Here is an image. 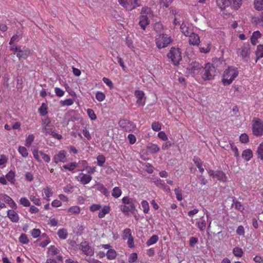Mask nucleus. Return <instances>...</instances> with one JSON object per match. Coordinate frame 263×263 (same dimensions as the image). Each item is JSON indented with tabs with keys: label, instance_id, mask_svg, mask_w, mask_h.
I'll return each instance as SVG.
<instances>
[{
	"label": "nucleus",
	"instance_id": "1",
	"mask_svg": "<svg viewBox=\"0 0 263 263\" xmlns=\"http://www.w3.org/2000/svg\"><path fill=\"white\" fill-rule=\"evenodd\" d=\"M238 74L239 71L237 68L229 66L223 71L221 82L224 86H228L238 77Z\"/></svg>",
	"mask_w": 263,
	"mask_h": 263
},
{
	"label": "nucleus",
	"instance_id": "2",
	"mask_svg": "<svg viewBox=\"0 0 263 263\" xmlns=\"http://www.w3.org/2000/svg\"><path fill=\"white\" fill-rule=\"evenodd\" d=\"M155 41L157 47L160 49L167 47L173 42V40L168 35L163 33L157 35Z\"/></svg>",
	"mask_w": 263,
	"mask_h": 263
},
{
	"label": "nucleus",
	"instance_id": "3",
	"mask_svg": "<svg viewBox=\"0 0 263 263\" xmlns=\"http://www.w3.org/2000/svg\"><path fill=\"white\" fill-rule=\"evenodd\" d=\"M119 4L128 11H132L140 7L141 0H118Z\"/></svg>",
	"mask_w": 263,
	"mask_h": 263
},
{
	"label": "nucleus",
	"instance_id": "4",
	"mask_svg": "<svg viewBox=\"0 0 263 263\" xmlns=\"http://www.w3.org/2000/svg\"><path fill=\"white\" fill-rule=\"evenodd\" d=\"M167 57L175 65L179 64L182 60L181 52L178 48L172 47L167 54Z\"/></svg>",
	"mask_w": 263,
	"mask_h": 263
},
{
	"label": "nucleus",
	"instance_id": "5",
	"mask_svg": "<svg viewBox=\"0 0 263 263\" xmlns=\"http://www.w3.org/2000/svg\"><path fill=\"white\" fill-rule=\"evenodd\" d=\"M253 134L259 137L263 135V121L258 118H254L252 120Z\"/></svg>",
	"mask_w": 263,
	"mask_h": 263
},
{
	"label": "nucleus",
	"instance_id": "6",
	"mask_svg": "<svg viewBox=\"0 0 263 263\" xmlns=\"http://www.w3.org/2000/svg\"><path fill=\"white\" fill-rule=\"evenodd\" d=\"M202 71L204 72L202 76V78L204 80H211L213 79L215 75L216 70L212 64L206 63L204 68L202 69Z\"/></svg>",
	"mask_w": 263,
	"mask_h": 263
},
{
	"label": "nucleus",
	"instance_id": "7",
	"mask_svg": "<svg viewBox=\"0 0 263 263\" xmlns=\"http://www.w3.org/2000/svg\"><path fill=\"white\" fill-rule=\"evenodd\" d=\"M119 124L124 130L128 132L134 130L136 128V125L133 122L126 119L120 120Z\"/></svg>",
	"mask_w": 263,
	"mask_h": 263
},
{
	"label": "nucleus",
	"instance_id": "8",
	"mask_svg": "<svg viewBox=\"0 0 263 263\" xmlns=\"http://www.w3.org/2000/svg\"><path fill=\"white\" fill-rule=\"evenodd\" d=\"M80 249L82 251L83 254L87 256H92L94 254L93 250L89 245L88 242L86 241L81 242Z\"/></svg>",
	"mask_w": 263,
	"mask_h": 263
},
{
	"label": "nucleus",
	"instance_id": "9",
	"mask_svg": "<svg viewBox=\"0 0 263 263\" xmlns=\"http://www.w3.org/2000/svg\"><path fill=\"white\" fill-rule=\"evenodd\" d=\"M32 153L34 159L39 162H41L39 154H40L42 159L45 162L49 163L50 161V157L48 155L44 153L43 151H39L37 149H35L33 151Z\"/></svg>",
	"mask_w": 263,
	"mask_h": 263
},
{
	"label": "nucleus",
	"instance_id": "10",
	"mask_svg": "<svg viewBox=\"0 0 263 263\" xmlns=\"http://www.w3.org/2000/svg\"><path fill=\"white\" fill-rule=\"evenodd\" d=\"M202 67L198 63H192L188 68L189 72L193 74V76L199 74L202 71Z\"/></svg>",
	"mask_w": 263,
	"mask_h": 263
},
{
	"label": "nucleus",
	"instance_id": "11",
	"mask_svg": "<svg viewBox=\"0 0 263 263\" xmlns=\"http://www.w3.org/2000/svg\"><path fill=\"white\" fill-rule=\"evenodd\" d=\"M53 161L57 164L59 162H67L66 152L64 150H61L59 153L55 154L53 158Z\"/></svg>",
	"mask_w": 263,
	"mask_h": 263
},
{
	"label": "nucleus",
	"instance_id": "12",
	"mask_svg": "<svg viewBox=\"0 0 263 263\" xmlns=\"http://www.w3.org/2000/svg\"><path fill=\"white\" fill-rule=\"evenodd\" d=\"M144 92L140 90H136L135 91V96L137 98L136 103L139 106H144L145 105V101H143L144 97Z\"/></svg>",
	"mask_w": 263,
	"mask_h": 263
},
{
	"label": "nucleus",
	"instance_id": "13",
	"mask_svg": "<svg viewBox=\"0 0 263 263\" xmlns=\"http://www.w3.org/2000/svg\"><path fill=\"white\" fill-rule=\"evenodd\" d=\"M189 42L190 45L193 46H198L200 41L198 35L195 33L192 32L189 36Z\"/></svg>",
	"mask_w": 263,
	"mask_h": 263
},
{
	"label": "nucleus",
	"instance_id": "14",
	"mask_svg": "<svg viewBox=\"0 0 263 263\" xmlns=\"http://www.w3.org/2000/svg\"><path fill=\"white\" fill-rule=\"evenodd\" d=\"M139 24L141 29L145 30L146 26L149 24V20L146 15H141L139 17Z\"/></svg>",
	"mask_w": 263,
	"mask_h": 263
},
{
	"label": "nucleus",
	"instance_id": "15",
	"mask_svg": "<svg viewBox=\"0 0 263 263\" xmlns=\"http://www.w3.org/2000/svg\"><path fill=\"white\" fill-rule=\"evenodd\" d=\"M78 177L80 178V179H78V180L81 183L84 185L89 183L92 180V177L91 176L83 173H80Z\"/></svg>",
	"mask_w": 263,
	"mask_h": 263
},
{
	"label": "nucleus",
	"instance_id": "16",
	"mask_svg": "<svg viewBox=\"0 0 263 263\" xmlns=\"http://www.w3.org/2000/svg\"><path fill=\"white\" fill-rule=\"evenodd\" d=\"M7 216L13 222H17L20 219L18 214L13 210H8Z\"/></svg>",
	"mask_w": 263,
	"mask_h": 263
},
{
	"label": "nucleus",
	"instance_id": "17",
	"mask_svg": "<svg viewBox=\"0 0 263 263\" xmlns=\"http://www.w3.org/2000/svg\"><path fill=\"white\" fill-rule=\"evenodd\" d=\"M239 54L244 61H248L249 58L250 49L248 47H242L240 49Z\"/></svg>",
	"mask_w": 263,
	"mask_h": 263
},
{
	"label": "nucleus",
	"instance_id": "18",
	"mask_svg": "<svg viewBox=\"0 0 263 263\" xmlns=\"http://www.w3.org/2000/svg\"><path fill=\"white\" fill-rule=\"evenodd\" d=\"M206 222L203 216L197 219L196 226L199 229L200 231H203L206 228Z\"/></svg>",
	"mask_w": 263,
	"mask_h": 263
},
{
	"label": "nucleus",
	"instance_id": "19",
	"mask_svg": "<svg viewBox=\"0 0 263 263\" xmlns=\"http://www.w3.org/2000/svg\"><path fill=\"white\" fill-rule=\"evenodd\" d=\"M6 179L11 184L14 185L15 183V173L14 171H10L5 176Z\"/></svg>",
	"mask_w": 263,
	"mask_h": 263
},
{
	"label": "nucleus",
	"instance_id": "20",
	"mask_svg": "<svg viewBox=\"0 0 263 263\" xmlns=\"http://www.w3.org/2000/svg\"><path fill=\"white\" fill-rule=\"evenodd\" d=\"M241 156L247 161H249L253 157V152L250 149H247L242 152Z\"/></svg>",
	"mask_w": 263,
	"mask_h": 263
},
{
	"label": "nucleus",
	"instance_id": "21",
	"mask_svg": "<svg viewBox=\"0 0 263 263\" xmlns=\"http://www.w3.org/2000/svg\"><path fill=\"white\" fill-rule=\"evenodd\" d=\"M215 178L221 182H226L227 177L224 172L221 171H216Z\"/></svg>",
	"mask_w": 263,
	"mask_h": 263
},
{
	"label": "nucleus",
	"instance_id": "22",
	"mask_svg": "<svg viewBox=\"0 0 263 263\" xmlns=\"http://www.w3.org/2000/svg\"><path fill=\"white\" fill-rule=\"evenodd\" d=\"M261 37V33L259 31L254 32L251 37V44L255 45L258 43V39Z\"/></svg>",
	"mask_w": 263,
	"mask_h": 263
},
{
	"label": "nucleus",
	"instance_id": "23",
	"mask_svg": "<svg viewBox=\"0 0 263 263\" xmlns=\"http://www.w3.org/2000/svg\"><path fill=\"white\" fill-rule=\"evenodd\" d=\"M211 50V43L207 42L205 44H202L199 47V51L201 53H208Z\"/></svg>",
	"mask_w": 263,
	"mask_h": 263
},
{
	"label": "nucleus",
	"instance_id": "24",
	"mask_svg": "<svg viewBox=\"0 0 263 263\" xmlns=\"http://www.w3.org/2000/svg\"><path fill=\"white\" fill-rule=\"evenodd\" d=\"M110 208L108 205H104L101 210L99 212L98 217L100 218H104L105 215L110 212Z\"/></svg>",
	"mask_w": 263,
	"mask_h": 263
},
{
	"label": "nucleus",
	"instance_id": "25",
	"mask_svg": "<svg viewBox=\"0 0 263 263\" xmlns=\"http://www.w3.org/2000/svg\"><path fill=\"white\" fill-rule=\"evenodd\" d=\"M216 3L221 10L224 9L230 4L229 0H216Z\"/></svg>",
	"mask_w": 263,
	"mask_h": 263
},
{
	"label": "nucleus",
	"instance_id": "26",
	"mask_svg": "<svg viewBox=\"0 0 263 263\" xmlns=\"http://www.w3.org/2000/svg\"><path fill=\"white\" fill-rule=\"evenodd\" d=\"M97 189L98 191L102 193L104 195L107 197L109 196V192L105 186L101 183H98L97 184Z\"/></svg>",
	"mask_w": 263,
	"mask_h": 263
},
{
	"label": "nucleus",
	"instance_id": "27",
	"mask_svg": "<svg viewBox=\"0 0 263 263\" xmlns=\"http://www.w3.org/2000/svg\"><path fill=\"white\" fill-rule=\"evenodd\" d=\"M60 250L53 245L50 246L48 250L47 253L50 256H54L60 253Z\"/></svg>",
	"mask_w": 263,
	"mask_h": 263
},
{
	"label": "nucleus",
	"instance_id": "28",
	"mask_svg": "<svg viewBox=\"0 0 263 263\" xmlns=\"http://www.w3.org/2000/svg\"><path fill=\"white\" fill-rule=\"evenodd\" d=\"M135 208L134 203H132L129 206L126 204L122 205L120 206L121 211L125 214H127Z\"/></svg>",
	"mask_w": 263,
	"mask_h": 263
},
{
	"label": "nucleus",
	"instance_id": "29",
	"mask_svg": "<svg viewBox=\"0 0 263 263\" xmlns=\"http://www.w3.org/2000/svg\"><path fill=\"white\" fill-rule=\"evenodd\" d=\"M106 255L108 259L113 260L117 257V252L114 249H111L107 251Z\"/></svg>",
	"mask_w": 263,
	"mask_h": 263
},
{
	"label": "nucleus",
	"instance_id": "30",
	"mask_svg": "<svg viewBox=\"0 0 263 263\" xmlns=\"http://www.w3.org/2000/svg\"><path fill=\"white\" fill-rule=\"evenodd\" d=\"M256 62H257L258 59L263 58V45H259L257 46L256 51Z\"/></svg>",
	"mask_w": 263,
	"mask_h": 263
},
{
	"label": "nucleus",
	"instance_id": "31",
	"mask_svg": "<svg viewBox=\"0 0 263 263\" xmlns=\"http://www.w3.org/2000/svg\"><path fill=\"white\" fill-rule=\"evenodd\" d=\"M58 235L59 237L61 239L65 240L67 238L68 233L66 229H59L58 231Z\"/></svg>",
	"mask_w": 263,
	"mask_h": 263
},
{
	"label": "nucleus",
	"instance_id": "32",
	"mask_svg": "<svg viewBox=\"0 0 263 263\" xmlns=\"http://www.w3.org/2000/svg\"><path fill=\"white\" fill-rule=\"evenodd\" d=\"M43 191L45 195V197H44V199L47 201H49V198L52 196L53 192L52 191L51 189L48 186L45 187L43 189Z\"/></svg>",
	"mask_w": 263,
	"mask_h": 263
},
{
	"label": "nucleus",
	"instance_id": "33",
	"mask_svg": "<svg viewBox=\"0 0 263 263\" xmlns=\"http://www.w3.org/2000/svg\"><path fill=\"white\" fill-rule=\"evenodd\" d=\"M147 149L153 154L156 153L160 151L159 147L155 144L150 143L147 146Z\"/></svg>",
	"mask_w": 263,
	"mask_h": 263
},
{
	"label": "nucleus",
	"instance_id": "34",
	"mask_svg": "<svg viewBox=\"0 0 263 263\" xmlns=\"http://www.w3.org/2000/svg\"><path fill=\"white\" fill-rule=\"evenodd\" d=\"M159 239V237L157 235H153L146 241V244L147 246H150L155 244Z\"/></svg>",
	"mask_w": 263,
	"mask_h": 263
},
{
	"label": "nucleus",
	"instance_id": "35",
	"mask_svg": "<svg viewBox=\"0 0 263 263\" xmlns=\"http://www.w3.org/2000/svg\"><path fill=\"white\" fill-rule=\"evenodd\" d=\"M193 161L196 165V166L197 167V168L199 169L200 172L201 174H203L204 172V168H203L202 166V163L201 162V160L199 158H194L193 159Z\"/></svg>",
	"mask_w": 263,
	"mask_h": 263
},
{
	"label": "nucleus",
	"instance_id": "36",
	"mask_svg": "<svg viewBox=\"0 0 263 263\" xmlns=\"http://www.w3.org/2000/svg\"><path fill=\"white\" fill-rule=\"evenodd\" d=\"M122 191L119 187H115L111 192V195L115 198H119L122 194Z\"/></svg>",
	"mask_w": 263,
	"mask_h": 263
},
{
	"label": "nucleus",
	"instance_id": "37",
	"mask_svg": "<svg viewBox=\"0 0 263 263\" xmlns=\"http://www.w3.org/2000/svg\"><path fill=\"white\" fill-rule=\"evenodd\" d=\"M180 29L182 33L186 36H189L193 32L188 27L183 24L180 26Z\"/></svg>",
	"mask_w": 263,
	"mask_h": 263
},
{
	"label": "nucleus",
	"instance_id": "38",
	"mask_svg": "<svg viewBox=\"0 0 263 263\" xmlns=\"http://www.w3.org/2000/svg\"><path fill=\"white\" fill-rule=\"evenodd\" d=\"M30 54V50L29 49H25L23 50L21 53H17L16 54L17 57L18 59L24 58L26 59L28 57Z\"/></svg>",
	"mask_w": 263,
	"mask_h": 263
},
{
	"label": "nucleus",
	"instance_id": "39",
	"mask_svg": "<svg viewBox=\"0 0 263 263\" xmlns=\"http://www.w3.org/2000/svg\"><path fill=\"white\" fill-rule=\"evenodd\" d=\"M67 211L69 215L78 214L80 212V208L77 205L72 206L68 209Z\"/></svg>",
	"mask_w": 263,
	"mask_h": 263
},
{
	"label": "nucleus",
	"instance_id": "40",
	"mask_svg": "<svg viewBox=\"0 0 263 263\" xmlns=\"http://www.w3.org/2000/svg\"><path fill=\"white\" fill-rule=\"evenodd\" d=\"M41 237L42 238H45V239L44 241H42L40 243V246L44 248L47 245H48L50 242V238L47 236V235L45 233H43Z\"/></svg>",
	"mask_w": 263,
	"mask_h": 263
},
{
	"label": "nucleus",
	"instance_id": "41",
	"mask_svg": "<svg viewBox=\"0 0 263 263\" xmlns=\"http://www.w3.org/2000/svg\"><path fill=\"white\" fill-rule=\"evenodd\" d=\"M78 166V163L77 162H72L63 166V168L69 171H73Z\"/></svg>",
	"mask_w": 263,
	"mask_h": 263
},
{
	"label": "nucleus",
	"instance_id": "42",
	"mask_svg": "<svg viewBox=\"0 0 263 263\" xmlns=\"http://www.w3.org/2000/svg\"><path fill=\"white\" fill-rule=\"evenodd\" d=\"M252 21L256 24H259L263 23V11L261 14L257 16H255L252 18Z\"/></svg>",
	"mask_w": 263,
	"mask_h": 263
},
{
	"label": "nucleus",
	"instance_id": "43",
	"mask_svg": "<svg viewBox=\"0 0 263 263\" xmlns=\"http://www.w3.org/2000/svg\"><path fill=\"white\" fill-rule=\"evenodd\" d=\"M254 8L256 10L260 11L263 9V0H254Z\"/></svg>",
	"mask_w": 263,
	"mask_h": 263
},
{
	"label": "nucleus",
	"instance_id": "44",
	"mask_svg": "<svg viewBox=\"0 0 263 263\" xmlns=\"http://www.w3.org/2000/svg\"><path fill=\"white\" fill-rule=\"evenodd\" d=\"M132 236V231L129 228H126L123 230L122 237L124 240H126Z\"/></svg>",
	"mask_w": 263,
	"mask_h": 263
},
{
	"label": "nucleus",
	"instance_id": "45",
	"mask_svg": "<svg viewBox=\"0 0 263 263\" xmlns=\"http://www.w3.org/2000/svg\"><path fill=\"white\" fill-rule=\"evenodd\" d=\"M233 253L235 256L241 257L243 255V251L241 248L235 247L233 250Z\"/></svg>",
	"mask_w": 263,
	"mask_h": 263
},
{
	"label": "nucleus",
	"instance_id": "46",
	"mask_svg": "<svg viewBox=\"0 0 263 263\" xmlns=\"http://www.w3.org/2000/svg\"><path fill=\"white\" fill-rule=\"evenodd\" d=\"M141 206L144 213L147 214L149 211V205L146 200H143L141 202Z\"/></svg>",
	"mask_w": 263,
	"mask_h": 263
},
{
	"label": "nucleus",
	"instance_id": "47",
	"mask_svg": "<svg viewBox=\"0 0 263 263\" xmlns=\"http://www.w3.org/2000/svg\"><path fill=\"white\" fill-rule=\"evenodd\" d=\"M39 112L42 116H45L47 114V106L45 103L42 104L41 106L39 109Z\"/></svg>",
	"mask_w": 263,
	"mask_h": 263
},
{
	"label": "nucleus",
	"instance_id": "48",
	"mask_svg": "<svg viewBox=\"0 0 263 263\" xmlns=\"http://www.w3.org/2000/svg\"><path fill=\"white\" fill-rule=\"evenodd\" d=\"M230 147L232 151L234 153V155L236 157L237 159H239L240 158L239 154L238 152V149L236 146L234 145V144L233 142H230Z\"/></svg>",
	"mask_w": 263,
	"mask_h": 263
},
{
	"label": "nucleus",
	"instance_id": "49",
	"mask_svg": "<svg viewBox=\"0 0 263 263\" xmlns=\"http://www.w3.org/2000/svg\"><path fill=\"white\" fill-rule=\"evenodd\" d=\"M138 259V255L136 253H131L128 257V262L129 263H135Z\"/></svg>",
	"mask_w": 263,
	"mask_h": 263
},
{
	"label": "nucleus",
	"instance_id": "50",
	"mask_svg": "<svg viewBox=\"0 0 263 263\" xmlns=\"http://www.w3.org/2000/svg\"><path fill=\"white\" fill-rule=\"evenodd\" d=\"M257 157L263 161V143L259 144L257 151Z\"/></svg>",
	"mask_w": 263,
	"mask_h": 263
},
{
	"label": "nucleus",
	"instance_id": "51",
	"mask_svg": "<svg viewBox=\"0 0 263 263\" xmlns=\"http://www.w3.org/2000/svg\"><path fill=\"white\" fill-rule=\"evenodd\" d=\"M97 164L100 166H102L106 161L105 156L103 155H99L97 157Z\"/></svg>",
	"mask_w": 263,
	"mask_h": 263
},
{
	"label": "nucleus",
	"instance_id": "52",
	"mask_svg": "<svg viewBox=\"0 0 263 263\" xmlns=\"http://www.w3.org/2000/svg\"><path fill=\"white\" fill-rule=\"evenodd\" d=\"M18 151L19 153L23 157H26L28 155V152L27 148L24 146H20L18 148Z\"/></svg>",
	"mask_w": 263,
	"mask_h": 263
},
{
	"label": "nucleus",
	"instance_id": "53",
	"mask_svg": "<svg viewBox=\"0 0 263 263\" xmlns=\"http://www.w3.org/2000/svg\"><path fill=\"white\" fill-rule=\"evenodd\" d=\"M73 104V101L71 99H67L65 100H61L60 101V104L62 106H71Z\"/></svg>",
	"mask_w": 263,
	"mask_h": 263
},
{
	"label": "nucleus",
	"instance_id": "54",
	"mask_svg": "<svg viewBox=\"0 0 263 263\" xmlns=\"http://www.w3.org/2000/svg\"><path fill=\"white\" fill-rule=\"evenodd\" d=\"M86 112L89 118L91 120H95L97 119L96 115L93 109L88 108L86 110Z\"/></svg>",
	"mask_w": 263,
	"mask_h": 263
},
{
	"label": "nucleus",
	"instance_id": "55",
	"mask_svg": "<svg viewBox=\"0 0 263 263\" xmlns=\"http://www.w3.org/2000/svg\"><path fill=\"white\" fill-rule=\"evenodd\" d=\"M96 98L99 102H102L105 99V95L101 91H97L96 93Z\"/></svg>",
	"mask_w": 263,
	"mask_h": 263
},
{
	"label": "nucleus",
	"instance_id": "56",
	"mask_svg": "<svg viewBox=\"0 0 263 263\" xmlns=\"http://www.w3.org/2000/svg\"><path fill=\"white\" fill-rule=\"evenodd\" d=\"M11 198L8 195L0 193V201H3L7 204L9 201H11Z\"/></svg>",
	"mask_w": 263,
	"mask_h": 263
},
{
	"label": "nucleus",
	"instance_id": "57",
	"mask_svg": "<svg viewBox=\"0 0 263 263\" xmlns=\"http://www.w3.org/2000/svg\"><path fill=\"white\" fill-rule=\"evenodd\" d=\"M11 198L8 195L0 193V201H3L7 204L9 201H11Z\"/></svg>",
	"mask_w": 263,
	"mask_h": 263
},
{
	"label": "nucleus",
	"instance_id": "58",
	"mask_svg": "<svg viewBox=\"0 0 263 263\" xmlns=\"http://www.w3.org/2000/svg\"><path fill=\"white\" fill-rule=\"evenodd\" d=\"M18 239L22 244H27L29 242V239L25 234H22L19 237Z\"/></svg>",
	"mask_w": 263,
	"mask_h": 263
},
{
	"label": "nucleus",
	"instance_id": "59",
	"mask_svg": "<svg viewBox=\"0 0 263 263\" xmlns=\"http://www.w3.org/2000/svg\"><path fill=\"white\" fill-rule=\"evenodd\" d=\"M30 200L35 205H40L41 204V201L40 198L34 195H31L30 196Z\"/></svg>",
	"mask_w": 263,
	"mask_h": 263
},
{
	"label": "nucleus",
	"instance_id": "60",
	"mask_svg": "<svg viewBox=\"0 0 263 263\" xmlns=\"http://www.w3.org/2000/svg\"><path fill=\"white\" fill-rule=\"evenodd\" d=\"M152 128L155 132H158L161 129V124L159 122H154L152 124Z\"/></svg>",
	"mask_w": 263,
	"mask_h": 263
},
{
	"label": "nucleus",
	"instance_id": "61",
	"mask_svg": "<svg viewBox=\"0 0 263 263\" xmlns=\"http://www.w3.org/2000/svg\"><path fill=\"white\" fill-rule=\"evenodd\" d=\"M175 194L176 196V198L178 201H181L183 199L182 195V192L179 187L175 188L174 190Z\"/></svg>",
	"mask_w": 263,
	"mask_h": 263
},
{
	"label": "nucleus",
	"instance_id": "62",
	"mask_svg": "<svg viewBox=\"0 0 263 263\" xmlns=\"http://www.w3.org/2000/svg\"><path fill=\"white\" fill-rule=\"evenodd\" d=\"M20 203L24 206L28 207L30 206V202L29 200L25 197L21 198L20 200Z\"/></svg>",
	"mask_w": 263,
	"mask_h": 263
},
{
	"label": "nucleus",
	"instance_id": "63",
	"mask_svg": "<svg viewBox=\"0 0 263 263\" xmlns=\"http://www.w3.org/2000/svg\"><path fill=\"white\" fill-rule=\"evenodd\" d=\"M239 140L241 143H247L249 142V137L247 134L244 133L241 134L239 137Z\"/></svg>",
	"mask_w": 263,
	"mask_h": 263
},
{
	"label": "nucleus",
	"instance_id": "64",
	"mask_svg": "<svg viewBox=\"0 0 263 263\" xmlns=\"http://www.w3.org/2000/svg\"><path fill=\"white\" fill-rule=\"evenodd\" d=\"M34 139V137L33 135L31 134L28 135V136L27 137L25 141V145L27 146H29L32 142L33 141Z\"/></svg>",
	"mask_w": 263,
	"mask_h": 263
}]
</instances>
